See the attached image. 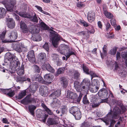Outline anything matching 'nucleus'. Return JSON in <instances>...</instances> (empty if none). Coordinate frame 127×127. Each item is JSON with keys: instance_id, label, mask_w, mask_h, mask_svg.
<instances>
[{"instance_id": "f257e3e1", "label": "nucleus", "mask_w": 127, "mask_h": 127, "mask_svg": "<svg viewBox=\"0 0 127 127\" xmlns=\"http://www.w3.org/2000/svg\"><path fill=\"white\" fill-rule=\"evenodd\" d=\"M118 110L119 111V110L117 107H116L115 109H113V112L111 110L108 113L107 116L104 118L103 121L107 125H109L110 122V125L113 126L115 123V120L112 119H116L117 118L118 112H119Z\"/></svg>"}, {"instance_id": "f03ea898", "label": "nucleus", "mask_w": 127, "mask_h": 127, "mask_svg": "<svg viewBox=\"0 0 127 127\" xmlns=\"http://www.w3.org/2000/svg\"><path fill=\"white\" fill-rule=\"evenodd\" d=\"M59 52L62 54L64 55L66 57V60L70 56L75 55L74 52L72 49H70L68 46L62 44L59 47Z\"/></svg>"}, {"instance_id": "7ed1b4c3", "label": "nucleus", "mask_w": 127, "mask_h": 127, "mask_svg": "<svg viewBox=\"0 0 127 127\" xmlns=\"http://www.w3.org/2000/svg\"><path fill=\"white\" fill-rule=\"evenodd\" d=\"M8 60L10 63L11 69L12 72H14L20 68V64L19 61L17 60H15V58L12 57V55L9 54H7Z\"/></svg>"}, {"instance_id": "20e7f679", "label": "nucleus", "mask_w": 127, "mask_h": 127, "mask_svg": "<svg viewBox=\"0 0 127 127\" xmlns=\"http://www.w3.org/2000/svg\"><path fill=\"white\" fill-rule=\"evenodd\" d=\"M52 32H50V38L51 39L52 43L53 46L55 47H58V41L60 40V36L57 33L52 29H50Z\"/></svg>"}, {"instance_id": "39448f33", "label": "nucleus", "mask_w": 127, "mask_h": 127, "mask_svg": "<svg viewBox=\"0 0 127 127\" xmlns=\"http://www.w3.org/2000/svg\"><path fill=\"white\" fill-rule=\"evenodd\" d=\"M0 2L5 6L7 10L10 12L13 11L16 3L15 0H4Z\"/></svg>"}, {"instance_id": "423d86ee", "label": "nucleus", "mask_w": 127, "mask_h": 127, "mask_svg": "<svg viewBox=\"0 0 127 127\" xmlns=\"http://www.w3.org/2000/svg\"><path fill=\"white\" fill-rule=\"evenodd\" d=\"M18 14L21 16L30 19L33 22L37 23L38 22L37 18L35 14L33 17L31 16L30 14H27L26 12H20Z\"/></svg>"}, {"instance_id": "0eeeda50", "label": "nucleus", "mask_w": 127, "mask_h": 127, "mask_svg": "<svg viewBox=\"0 0 127 127\" xmlns=\"http://www.w3.org/2000/svg\"><path fill=\"white\" fill-rule=\"evenodd\" d=\"M81 87L84 91H88L90 89L91 84L90 81L87 79L85 78L83 80L81 84Z\"/></svg>"}, {"instance_id": "6e6552de", "label": "nucleus", "mask_w": 127, "mask_h": 127, "mask_svg": "<svg viewBox=\"0 0 127 127\" xmlns=\"http://www.w3.org/2000/svg\"><path fill=\"white\" fill-rule=\"evenodd\" d=\"M99 96L102 98H106L109 97L108 96V92L106 89L103 88L99 91L98 93Z\"/></svg>"}, {"instance_id": "1a4fd4ad", "label": "nucleus", "mask_w": 127, "mask_h": 127, "mask_svg": "<svg viewBox=\"0 0 127 127\" xmlns=\"http://www.w3.org/2000/svg\"><path fill=\"white\" fill-rule=\"evenodd\" d=\"M27 57L31 62L33 63L35 62V58L33 51L31 50L28 52Z\"/></svg>"}, {"instance_id": "9d476101", "label": "nucleus", "mask_w": 127, "mask_h": 127, "mask_svg": "<svg viewBox=\"0 0 127 127\" xmlns=\"http://www.w3.org/2000/svg\"><path fill=\"white\" fill-rule=\"evenodd\" d=\"M96 83V81H93L92 84L90 85V89L89 90L92 93H94L96 92L99 89L98 85L96 86L95 85V83Z\"/></svg>"}, {"instance_id": "9b49d317", "label": "nucleus", "mask_w": 127, "mask_h": 127, "mask_svg": "<svg viewBox=\"0 0 127 127\" xmlns=\"http://www.w3.org/2000/svg\"><path fill=\"white\" fill-rule=\"evenodd\" d=\"M13 46L14 49L19 52H22V48L21 44L18 42L13 44Z\"/></svg>"}, {"instance_id": "f8f14e48", "label": "nucleus", "mask_w": 127, "mask_h": 127, "mask_svg": "<svg viewBox=\"0 0 127 127\" xmlns=\"http://www.w3.org/2000/svg\"><path fill=\"white\" fill-rule=\"evenodd\" d=\"M67 94L66 97L68 98L74 100L77 98V95L76 94L70 91H67Z\"/></svg>"}, {"instance_id": "ddd939ff", "label": "nucleus", "mask_w": 127, "mask_h": 127, "mask_svg": "<svg viewBox=\"0 0 127 127\" xmlns=\"http://www.w3.org/2000/svg\"><path fill=\"white\" fill-rule=\"evenodd\" d=\"M61 91L60 90H57L52 93L50 95V97L51 99H54L56 97H59L61 95Z\"/></svg>"}, {"instance_id": "4468645a", "label": "nucleus", "mask_w": 127, "mask_h": 127, "mask_svg": "<svg viewBox=\"0 0 127 127\" xmlns=\"http://www.w3.org/2000/svg\"><path fill=\"white\" fill-rule=\"evenodd\" d=\"M95 14L94 12L92 11L89 12L87 14V19L90 22H92L95 20Z\"/></svg>"}, {"instance_id": "2eb2a0df", "label": "nucleus", "mask_w": 127, "mask_h": 127, "mask_svg": "<svg viewBox=\"0 0 127 127\" xmlns=\"http://www.w3.org/2000/svg\"><path fill=\"white\" fill-rule=\"evenodd\" d=\"M7 25L8 28L10 29L13 28L15 26V23L13 19L12 18H9L7 19Z\"/></svg>"}, {"instance_id": "dca6fc26", "label": "nucleus", "mask_w": 127, "mask_h": 127, "mask_svg": "<svg viewBox=\"0 0 127 127\" xmlns=\"http://www.w3.org/2000/svg\"><path fill=\"white\" fill-rule=\"evenodd\" d=\"M32 79L33 81H37L41 83H42L43 82V80L42 78L39 74L34 75L32 77Z\"/></svg>"}, {"instance_id": "f3484780", "label": "nucleus", "mask_w": 127, "mask_h": 127, "mask_svg": "<svg viewBox=\"0 0 127 127\" xmlns=\"http://www.w3.org/2000/svg\"><path fill=\"white\" fill-rule=\"evenodd\" d=\"M10 34L9 37L10 39L12 40H15L17 37L18 34L16 30H13L12 31L10 32Z\"/></svg>"}, {"instance_id": "a211bd4d", "label": "nucleus", "mask_w": 127, "mask_h": 127, "mask_svg": "<svg viewBox=\"0 0 127 127\" xmlns=\"http://www.w3.org/2000/svg\"><path fill=\"white\" fill-rule=\"evenodd\" d=\"M83 68L84 71L86 74H90L91 76L92 77L96 76V74L93 71H90L89 72V69L86 66L83 65Z\"/></svg>"}, {"instance_id": "6ab92c4d", "label": "nucleus", "mask_w": 127, "mask_h": 127, "mask_svg": "<svg viewBox=\"0 0 127 127\" xmlns=\"http://www.w3.org/2000/svg\"><path fill=\"white\" fill-rule=\"evenodd\" d=\"M60 80L63 86L64 87H66L67 86L68 83V80L67 79L63 77L61 78Z\"/></svg>"}, {"instance_id": "aec40b11", "label": "nucleus", "mask_w": 127, "mask_h": 127, "mask_svg": "<svg viewBox=\"0 0 127 127\" xmlns=\"http://www.w3.org/2000/svg\"><path fill=\"white\" fill-rule=\"evenodd\" d=\"M60 80L63 86L64 87H66L67 86L68 83V80L67 79L63 77L61 78Z\"/></svg>"}, {"instance_id": "412c9836", "label": "nucleus", "mask_w": 127, "mask_h": 127, "mask_svg": "<svg viewBox=\"0 0 127 127\" xmlns=\"http://www.w3.org/2000/svg\"><path fill=\"white\" fill-rule=\"evenodd\" d=\"M48 90L47 86H42L39 88V92L40 94L43 96L45 93H46L48 92Z\"/></svg>"}, {"instance_id": "4be33fe9", "label": "nucleus", "mask_w": 127, "mask_h": 127, "mask_svg": "<svg viewBox=\"0 0 127 127\" xmlns=\"http://www.w3.org/2000/svg\"><path fill=\"white\" fill-rule=\"evenodd\" d=\"M20 27L23 30V32H26L28 30L27 27L23 21H21L20 22Z\"/></svg>"}, {"instance_id": "5701e85b", "label": "nucleus", "mask_w": 127, "mask_h": 127, "mask_svg": "<svg viewBox=\"0 0 127 127\" xmlns=\"http://www.w3.org/2000/svg\"><path fill=\"white\" fill-rule=\"evenodd\" d=\"M24 65L22 64L21 67L16 71H17V73L18 75H21L24 74Z\"/></svg>"}, {"instance_id": "b1692460", "label": "nucleus", "mask_w": 127, "mask_h": 127, "mask_svg": "<svg viewBox=\"0 0 127 127\" xmlns=\"http://www.w3.org/2000/svg\"><path fill=\"white\" fill-rule=\"evenodd\" d=\"M29 111L30 113L33 116L34 115V110L36 109V107L32 105H30L28 106Z\"/></svg>"}, {"instance_id": "393cba45", "label": "nucleus", "mask_w": 127, "mask_h": 127, "mask_svg": "<svg viewBox=\"0 0 127 127\" xmlns=\"http://www.w3.org/2000/svg\"><path fill=\"white\" fill-rule=\"evenodd\" d=\"M26 95V90L22 91L18 95L16 96L17 99H21Z\"/></svg>"}, {"instance_id": "a878e982", "label": "nucleus", "mask_w": 127, "mask_h": 127, "mask_svg": "<svg viewBox=\"0 0 127 127\" xmlns=\"http://www.w3.org/2000/svg\"><path fill=\"white\" fill-rule=\"evenodd\" d=\"M103 13L109 19H111L113 17V15L111 13L108 12L105 8H103Z\"/></svg>"}, {"instance_id": "bb28decb", "label": "nucleus", "mask_w": 127, "mask_h": 127, "mask_svg": "<svg viewBox=\"0 0 127 127\" xmlns=\"http://www.w3.org/2000/svg\"><path fill=\"white\" fill-rule=\"evenodd\" d=\"M45 66L46 70L49 71L51 73H53L55 72V70L52 68L49 64H45Z\"/></svg>"}, {"instance_id": "cd10ccee", "label": "nucleus", "mask_w": 127, "mask_h": 127, "mask_svg": "<svg viewBox=\"0 0 127 127\" xmlns=\"http://www.w3.org/2000/svg\"><path fill=\"white\" fill-rule=\"evenodd\" d=\"M33 100V98L31 99L26 97L22 100V102L23 103L28 104V103H31Z\"/></svg>"}, {"instance_id": "c85d7f7f", "label": "nucleus", "mask_w": 127, "mask_h": 127, "mask_svg": "<svg viewBox=\"0 0 127 127\" xmlns=\"http://www.w3.org/2000/svg\"><path fill=\"white\" fill-rule=\"evenodd\" d=\"M53 76L50 74H46L44 76L45 80L47 81H50L52 79Z\"/></svg>"}, {"instance_id": "c756f323", "label": "nucleus", "mask_w": 127, "mask_h": 127, "mask_svg": "<svg viewBox=\"0 0 127 127\" xmlns=\"http://www.w3.org/2000/svg\"><path fill=\"white\" fill-rule=\"evenodd\" d=\"M80 111L79 109L77 107H73L71 108L70 110V113L73 114Z\"/></svg>"}, {"instance_id": "7c9ffc66", "label": "nucleus", "mask_w": 127, "mask_h": 127, "mask_svg": "<svg viewBox=\"0 0 127 127\" xmlns=\"http://www.w3.org/2000/svg\"><path fill=\"white\" fill-rule=\"evenodd\" d=\"M39 29L36 26H34L33 29L31 31V33H32L36 34L38 33L39 32Z\"/></svg>"}, {"instance_id": "2f4dec72", "label": "nucleus", "mask_w": 127, "mask_h": 127, "mask_svg": "<svg viewBox=\"0 0 127 127\" xmlns=\"http://www.w3.org/2000/svg\"><path fill=\"white\" fill-rule=\"evenodd\" d=\"M6 11L5 9L3 8H0V18H2L5 15Z\"/></svg>"}, {"instance_id": "473e14b6", "label": "nucleus", "mask_w": 127, "mask_h": 127, "mask_svg": "<svg viewBox=\"0 0 127 127\" xmlns=\"http://www.w3.org/2000/svg\"><path fill=\"white\" fill-rule=\"evenodd\" d=\"M35 7L38 10L41 12L42 13L44 14L48 15H50V14L48 13L47 12L43 10L42 7L38 5H35Z\"/></svg>"}, {"instance_id": "72a5a7b5", "label": "nucleus", "mask_w": 127, "mask_h": 127, "mask_svg": "<svg viewBox=\"0 0 127 127\" xmlns=\"http://www.w3.org/2000/svg\"><path fill=\"white\" fill-rule=\"evenodd\" d=\"M73 115L74 116L76 119L79 120L81 117V113L80 111Z\"/></svg>"}, {"instance_id": "f704fd0d", "label": "nucleus", "mask_w": 127, "mask_h": 127, "mask_svg": "<svg viewBox=\"0 0 127 127\" xmlns=\"http://www.w3.org/2000/svg\"><path fill=\"white\" fill-rule=\"evenodd\" d=\"M65 70V68L64 67L61 68H59L57 71V73L56 75H57L59 74L63 73Z\"/></svg>"}, {"instance_id": "c9c22d12", "label": "nucleus", "mask_w": 127, "mask_h": 127, "mask_svg": "<svg viewBox=\"0 0 127 127\" xmlns=\"http://www.w3.org/2000/svg\"><path fill=\"white\" fill-rule=\"evenodd\" d=\"M54 100L52 104L54 105L55 106H57L58 105H60L61 104L60 101L58 99L56 98L54 99Z\"/></svg>"}, {"instance_id": "e433bc0d", "label": "nucleus", "mask_w": 127, "mask_h": 127, "mask_svg": "<svg viewBox=\"0 0 127 127\" xmlns=\"http://www.w3.org/2000/svg\"><path fill=\"white\" fill-rule=\"evenodd\" d=\"M47 122L49 125H53L56 123L54 119L51 118H49L48 119Z\"/></svg>"}, {"instance_id": "4c0bfd02", "label": "nucleus", "mask_w": 127, "mask_h": 127, "mask_svg": "<svg viewBox=\"0 0 127 127\" xmlns=\"http://www.w3.org/2000/svg\"><path fill=\"white\" fill-rule=\"evenodd\" d=\"M43 48L47 51L48 52L49 50V47L48 43L47 42L45 43L43 46Z\"/></svg>"}, {"instance_id": "58836bf2", "label": "nucleus", "mask_w": 127, "mask_h": 127, "mask_svg": "<svg viewBox=\"0 0 127 127\" xmlns=\"http://www.w3.org/2000/svg\"><path fill=\"white\" fill-rule=\"evenodd\" d=\"M14 95L15 93L14 91H12L11 89H10L7 95L10 97H12Z\"/></svg>"}, {"instance_id": "ea45409f", "label": "nucleus", "mask_w": 127, "mask_h": 127, "mask_svg": "<svg viewBox=\"0 0 127 127\" xmlns=\"http://www.w3.org/2000/svg\"><path fill=\"white\" fill-rule=\"evenodd\" d=\"M52 57L53 59L55 61L59 60V59L58 55L56 54H53L52 55Z\"/></svg>"}, {"instance_id": "a19ab883", "label": "nucleus", "mask_w": 127, "mask_h": 127, "mask_svg": "<svg viewBox=\"0 0 127 127\" xmlns=\"http://www.w3.org/2000/svg\"><path fill=\"white\" fill-rule=\"evenodd\" d=\"M62 113L64 114L65 113L67 110L66 107L65 106H62L60 109Z\"/></svg>"}, {"instance_id": "79ce46f5", "label": "nucleus", "mask_w": 127, "mask_h": 127, "mask_svg": "<svg viewBox=\"0 0 127 127\" xmlns=\"http://www.w3.org/2000/svg\"><path fill=\"white\" fill-rule=\"evenodd\" d=\"M80 23L83 25L84 26L87 27L89 26L88 24L84 20H81L80 21Z\"/></svg>"}, {"instance_id": "37998d69", "label": "nucleus", "mask_w": 127, "mask_h": 127, "mask_svg": "<svg viewBox=\"0 0 127 127\" xmlns=\"http://www.w3.org/2000/svg\"><path fill=\"white\" fill-rule=\"evenodd\" d=\"M117 49L116 48H113L111 50L110 53L112 55H114L116 53Z\"/></svg>"}, {"instance_id": "c03bdc74", "label": "nucleus", "mask_w": 127, "mask_h": 127, "mask_svg": "<svg viewBox=\"0 0 127 127\" xmlns=\"http://www.w3.org/2000/svg\"><path fill=\"white\" fill-rule=\"evenodd\" d=\"M80 75V74L78 72V71H76L74 73V78L76 79H78Z\"/></svg>"}, {"instance_id": "a18cd8bd", "label": "nucleus", "mask_w": 127, "mask_h": 127, "mask_svg": "<svg viewBox=\"0 0 127 127\" xmlns=\"http://www.w3.org/2000/svg\"><path fill=\"white\" fill-rule=\"evenodd\" d=\"M83 102L85 104H88L89 103V101L86 96H85L83 98Z\"/></svg>"}, {"instance_id": "49530a36", "label": "nucleus", "mask_w": 127, "mask_h": 127, "mask_svg": "<svg viewBox=\"0 0 127 127\" xmlns=\"http://www.w3.org/2000/svg\"><path fill=\"white\" fill-rule=\"evenodd\" d=\"M40 59L43 60L46 56V54L44 53H41L39 54Z\"/></svg>"}, {"instance_id": "de8ad7c7", "label": "nucleus", "mask_w": 127, "mask_h": 127, "mask_svg": "<svg viewBox=\"0 0 127 127\" xmlns=\"http://www.w3.org/2000/svg\"><path fill=\"white\" fill-rule=\"evenodd\" d=\"M19 81H24L27 80V78L25 76L20 77L18 78Z\"/></svg>"}, {"instance_id": "09e8293b", "label": "nucleus", "mask_w": 127, "mask_h": 127, "mask_svg": "<svg viewBox=\"0 0 127 127\" xmlns=\"http://www.w3.org/2000/svg\"><path fill=\"white\" fill-rule=\"evenodd\" d=\"M34 70L36 72L39 73L40 72V70L38 66L36 65L34 66Z\"/></svg>"}, {"instance_id": "8fccbe9b", "label": "nucleus", "mask_w": 127, "mask_h": 127, "mask_svg": "<svg viewBox=\"0 0 127 127\" xmlns=\"http://www.w3.org/2000/svg\"><path fill=\"white\" fill-rule=\"evenodd\" d=\"M111 25L115 27L116 26V20L114 19H112L111 20Z\"/></svg>"}, {"instance_id": "3c124183", "label": "nucleus", "mask_w": 127, "mask_h": 127, "mask_svg": "<svg viewBox=\"0 0 127 127\" xmlns=\"http://www.w3.org/2000/svg\"><path fill=\"white\" fill-rule=\"evenodd\" d=\"M40 25L44 29H47V25L43 22H41V23Z\"/></svg>"}, {"instance_id": "603ef678", "label": "nucleus", "mask_w": 127, "mask_h": 127, "mask_svg": "<svg viewBox=\"0 0 127 127\" xmlns=\"http://www.w3.org/2000/svg\"><path fill=\"white\" fill-rule=\"evenodd\" d=\"M48 116V115H45L43 116V119H40L41 121L43 123H45L47 118Z\"/></svg>"}, {"instance_id": "864d4df0", "label": "nucleus", "mask_w": 127, "mask_h": 127, "mask_svg": "<svg viewBox=\"0 0 127 127\" xmlns=\"http://www.w3.org/2000/svg\"><path fill=\"white\" fill-rule=\"evenodd\" d=\"M6 33L5 31H4L2 32L1 34L0 35V38L2 40H3L4 38Z\"/></svg>"}, {"instance_id": "5fc2aeb1", "label": "nucleus", "mask_w": 127, "mask_h": 127, "mask_svg": "<svg viewBox=\"0 0 127 127\" xmlns=\"http://www.w3.org/2000/svg\"><path fill=\"white\" fill-rule=\"evenodd\" d=\"M10 89H2L1 91L3 93L5 94H6V95H7V94L8 93Z\"/></svg>"}, {"instance_id": "6e6d98bb", "label": "nucleus", "mask_w": 127, "mask_h": 127, "mask_svg": "<svg viewBox=\"0 0 127 127\" xmlns=\"http://www.w3.org/2000/svg\"><path fill=\"white\" fill-rule=\"evenodd\" d=\"M107 45H104L103 47V52L105 54H106L107 52Z\"/></svg>"}, {"instance_id": "4d7b16f0", "label": "nucleus", "mask_w": 127, "mask_h": 127, "mask_svg": "<svg viewBox=\"0 0 127 127\" xmlns=\"http://www.w3.org/2000/svg\"><path fill=\"white\" fill-rule=\"evenodd\" d=\"M77 91L78 92H80L83 90L82 89V88L81 87V86H79L78 87L75 88Z\"/></svg>"}, {"instance_id": "13d9d810", "label": "nucleus", "mask_w": 127, "mask_h": 127, "mask_svg": "<svg viewBox=\"0 0 127 127\" xmlns=\"http://www.w3.org/2000/svg\"><path fill=\"white\" fill-rule=\"evenodd\" d=\"M80 83L77 81H75L74 83V86L75 88L80 86Z\"/></svg>"}, {"instance_id": "bf43d9fd", "label": "nucleus", "mask_w": 127, "mask_h": 127, "mask_svg": "<svg viewBox=\"0 0 127 127\" xmlns=\"http://www.w3.org/2000/svg\"><path fill=\"white\" fill-rule=\"evenodd\" d=\"M107 36L108 38H112L114 37V35L112 33H109V34L108 33Z\"/></svg>"}, {"instance_id": "052dcab7", "label": "nucleus", "mask_w": 127, "mask_h": 127, "mask_svg": "<svg viewBox=\"0 0 127 127\" xmlns=\"http://www.w3.org/2000/svg\"><path fill=\"white\" fill-rule=\"evenodd\" d=\"M111 26L110 24L109 23H107L106 25V29L107 31L111 29Z\"/></svg>"}, {"instance_id": "680f3d73", "label": "nucleus", "mask_w": 127, "mask_h": 127, "mask_svg": "<svg viewBox=\"0 0 127 127\" xmlns=\"http://www.w3.org/2000/svg\"><path fill=\"white\" fill-rule=\"evenodd\" d=\"M3 122L4 123H6V124H9V122L8 121V120L6 118H3L2 119Z\"/></svg>"}, {"instance_id": "e2e57ef3", "label": "nucleus", "mask_w": 127, "mask_h": 127, "mask_svg": "<svg viewBox=\"0 0 127 127\" xmlns=\"http://www.w3.org/2000/svg\"><path fill=\"white\" fill-rule=\"evenodd\" d=\"M45 110L48 113V114L50 115H52V113L51 112V110L49 109L48 108H47Z\"/></svg>"}, {"instance_id": "0e129e2a", "label": "nucleus", "mask_w": 127, "mask_h": 127, "mask_svg": "<svg viewBox=\"0 0 127 127\" xmlns=\"http://www.w3.org/2000/svg\"><path fill=\"white\" fill-rule=\"evenodd\" d=\"M100 103H94L92 104V106L93 108H95L97 107L99 105Z\"/></svg>"}, {"instance_id": "69168bd1", "label": "nucleus", "mask_w": 127, "mask_h": 127, "mask_svg": "<svg viewBox=\"0 0 127 127\" xmlns=\"http://www.w3.org/2000/svg\"><path fill=\"white\" fill-rule=\"evenodd\" d=\"M77 6L79 7H83L84 6V4L82 2H79L78 3L77 5Z\"/></svg>"}, {"instance_id": "338daca9", "label": "nucleus", "mask_w": 127, "mask_h": 127, "mask_svg": "<svg viewBox=\"0 0 127 127\" xmlns=\"http://www.w3.org/2000/svg\"><path fill=\"white\" fill-rule=\"evenodd\" d=\"M116 58L117 59H119L120 58V53L118 52L116 54Z\"/></svg>"}, {"instance_id": "774afa93", "label": "nucleus", "mask_w": 127, "mask_h": 127, "mask_svg": "<svg viewBox=\"0 0 127 127\" xmlns=\"http://www.w3.org/2000/svg\"><path fill=\"white\" fill-rule=\"evenodd\" d=\"M82 94H81L80 93V95H79V97L77 99V101H78V102L79 101H80V100L82 98Z\"/></svg>"}]
</instances>
